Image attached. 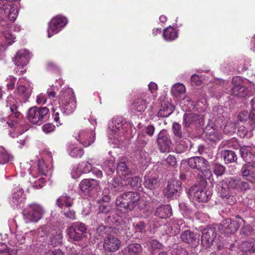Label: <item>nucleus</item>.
<instances>
[{"mask_svg": "<svg viewBox=\"0 0 255 255\" xmlns=\"http://www.w3.org/2000/svg\"><path fill=\"white\" fill-rule=\"evenodd\" d=\"M182 190L181 182L176 180H171L168 182L164 192L168 198L172 199L176 198Z\"/></svg>", "mask_w": 255, "mask_h": 255, "instance_id": "a211bd4d", "label": "nucleus"}, {"mask_svg": "<svg viewBox=\"0 0 255 255\" xmlns=\"http://www.w3.org/2000/svg\"><path fill=\"white\" fill-rule=\"evenodd\" d=\"M174 110L173 106L168 102H164L160 110L157 114L158 117H167L170 115Z\"/></svg>", "mask_w": 255, "mask_h": 255, "instance_id": "cd10ccee", "label": "nucleus"}, {"mask_svg": "<svg viewBox=\"0 0 255 255\" xmlns=\"http://www.w3.org/2000/svg\"><path fill=\"white\" fill-rule=\"evenodd\" d=\"M121 245V242L119 239L109 234L105 238L103 248L107 252H114L120 249Z\"/></svg>", "mask_w": 255, "mask_h": 255, "instance_id": "f3484780", "label": "nucleus"}, {"mask_svg": "<svg viewBox=\"0 0 255 255\" xmlns=\"http://www.w3.org/2000/svg\"><path fill=\"white\" fill-rule=\"evenodd\" d=\"M25 199L24 190L19 185H15L12 190L9 203L13 207H17Z\"/></svg>", "mask_w": 255, "mask_h": 255, "instance_id": "2eb2a0df", "label": "nucleus"}, {"mask_svg": "<svg viewBox=\"0 0 255 255\" xmlns=\"http://www.w3.org/2000/svg\"><path fill=\"white\" fill-rule=\"evenodd\" d=\"M0 255H10L7 246L2 243H0Z\"/></svg>", "mask_w": 255, "mask_h": 255, "instance_id": "69168bd1", "label": "nucleus"}, {"mask_svg": "<svg viewBox=\"0 0 255 255\" xmlns=\"http://www.w3.org/2000/svg\"><path fill=\"white\" fill-rule=\"evenodd\" d=\"M222 156L226 163L235 162L237 159L235 152L232 150H224L222 152Z\"/></svg>", "mask_w": 255, "mask_h": 255, "instance_id": "79ce46f5", "label": "nucleus"}, {"mask_svg": "<svg viewBox=\"0 0 255 255\" xmlns=\"http://www.w3.org/2000/svg\"><path fill=\"white\" fill-rule=\"evenodd\" d=\"M156 141L159 150L162 152H168L171 145L170 136L165 130H161L158 134Z\"/></svg>", "mask_w": 255, "mask_h": 255, "instance_id": "ddd939ff", "label": "nucleus"}, {"mask_svg": "<svg viewBox=\"0 0 255 255\" xmlns=\"http://www.w3.org/2000/svg\"><path fill=\"white\" fill-rule=\"evenodd\" d=\"M45 180L43 177H39L37 180L31 182L33 184V187L34 188L38 189L41 188L43 186V184Z\"/></svg>", "mask_w": 255, "mask_h": 255, "instance_id": "bf43d9fd", "label": "nucleus"}, {"mask_svg": "<svg viewBox=\"0 0 255 255\" xmlns=\"http://www.w3.org/2000/svg\"><path fill=\"white\" fill-rule=\"evenodd\" d=\"M158 183V178L156 175H146L144 177V185L147 188L152 189L155 188Z\"/></svg>", "mask_w": 255, "mask_h": 255, "instance_id": "f704fd0d", "label": "nucleus"}, {"mask_svg": "<svg viewBox=\"0 0 255 255\" xmlns=\"http://www.w3.org/2000/svg\"><path fill=\"white\" fill-rule=\"evenodd\" d=\"M57 205L62 209L71 207L73 203V200L66 194H63L57 200Z\"/></svg>", "mask_w": 255, "mask_h": 255, "instance_id": "72a5a7b5", "label": "nucleus"}, {"mask_svg": "<svg viewBox=\"0 0 255 255\" xmlns=\"http://www.w3.org/2000/svg\"><path fill=\"white\" fill-rule=\"evenodd\" d=\"M62 100L61 104H60V109L61 112L63 114L66 115H70L72 114L76 109V101L75 99L71 100L67 102L65 101V100L63 98L64 97L62 95Z\"/></svg>", "mask_w": 255, "mask_h": 255, "instance_id": "5701e85b", "label": "nucleus"}, {"mask_svg": "<svg viewBox=\"0 0 255 255\" xmlns=\"http://www.w3.org/2000/svg\"><path fill=\"white\" fill-rule=\"evenodd\" d=\"M12 156L2 146H0V164H4L12 159Z\"/></svg>", "mask_w": 255, "mask_h": 255, "instance_id": "a18cd8bd", "label": "nucleus"}, {"mask_svg": "<svg viewBox=\"0 0 255 255\" xmlns=\"http://www.w3.org/2000/svg\"><path fill=\"white\" fill-rule=\"evenodd\" d=\"M9 28H13L14 31L19 32L21 27L19 25L14 24H8L2 31V35L4 37L5 42L9 45L14 42L15 37L9 32Z\"/></svg>", "mask_w": 255, "mask_h": 255, "instance_id": "412c9836", "label": "nucleus"}, {"mask_svg": "<svg viewBox=\"0 0 255 255\" xmlns=\"http://www.w3.org/2000/svg\"><path fill=\"white\" fill-rule=\"evenodd\" d=\"M217 190L219 196L222 198L227 197L229 194V186L225 179L220 182L217 185Z\"/></svg>", "mask_w": 255, "mask_h": 255, "instance_id": "4c0bfd02", "label": "nucleus"}, {"mask_svg": "<svg viewBox=\"0 0 255 255\" xmlns=\"http://www.w3.org/2000/svg\"><path fill=\"white\" fill-rule=\"evenodd\" d=\"M62 213L68 219L71 220H75L76 219L75 211L73 210L70 209L69 208H64L62 209Z\"/></svg>", "mask_w": 255, "mask_h": 255, "instance_id": "6e6d98bb", "label": "nucleus"}, {"mask_svg": "<svg viewBox=\"0 0 255 255\" xmlns=\"http://www.w3.org/2000/svg\"><path fill=\"white\" fill-rule=\"evenodd\" d=\"M189 166L193 168L203 172L206 171L209 165L208 161L201 156H194L188 159Z\"/></svg>", "mask_w": 255, "mask_h": 255, "instance_id": "dca6fc26", "label": "nucleus"}, {"mask_svg": "<svg viewBox=\"0 0 255 255\" xmlns=\"http://www.w3.org/2000/svg\"><path fill=\"white\" fill-rule=\"evenodd\" d=\"M68 20L66 17L59 15L53 17L49 23L47 33L49 38L58 33L66 25Z\"/></svg>", "mask_w": 255, "mask_h": 255, "instance_id": "9d476101", "label": "nucleus"}, {"mask_svg": "<svg viewBox=\"0 0 255 255\" xmlns=\"http://www.w3.org/2000/svg\"><path fill=\"white\" fill-rule=\"evenodd\" d=\"M69 155L73 157H81L84 154V151L82 148L78 147L74 144H70L68 148Z\"/></svg>", "mask_w": 255, "mask_h": 255, "instance_id": "a19ab883", "label": "nucleus"}, {"mask_svg": "<svg viewBox=\"0 0 255 255\" xmlns=\"http://www.w3.org/2000/svg\"><path fill=\"white\" fill-rule=\"evenodd\" d=\"M163 36L165 40L170 41L177 37V33L173 27H168L164 30Z\"/></svg>", "mask_w": 255, "mask_h": 255, "instance_id": "58836bf2", "label": "nucleus"}, {"mask_svg": "<svg viewBox=\"0 0 255 255\" xmlns=\"http://www.w3.org/2000/svg\"><path fill=\"white\" fill-rule=\"evenodd\" d=\"M171 91L173 95L177 96L178 94L184 93L185 92V87L183 84L177 83L172 87Z\"/></svg>", "mask_w": 255, "mask_h": 255, "instance_id": "3c124183", "label": "nucleus"}, {"mask_svg": "<svg viewBox=\"0 0 255 255\" xmlns=\"http://www.w3.org/2000/svg\"><path fill=\"white\" fill-rule=\"evenodd\" d=\"M149 139L147 137L144 132H140L138 134L136 139L137 145L140 147H144L148 142Z\"/></svg>", "mask_w": 255, "mask_h": 255, "instance_id": "09e8293b", "label": "nucleus"}, {"mask_svg": "<svg viewBox=\"0 0 255 255\" xmlns=\"http://www.w3.org/2000/svg\"><path fill=\"white\" fill-rule=\"evenodd\" d=\"M123 181H127L128 184L135 189H138L141 186V179L137 176L131 177L130 175L125 178V180Z\"/></svg>", "mask_w": 255, "mask_h": 255, "instance_id": "37998d69", "label": "nucleus"}, {"mask_svg": "<svg viewBox=\"0 0 255 255\" xmlns=\"http://www.w3.org/2000/svg\"><path fill=\"white\" fill-rule=\"evenodd\" d=\"M16 78L13 76H9L6 79V86L8 90H11L15 87Z\"/></svg>", "mask_w": 255, "mask_h": 255, "instance_id": "5fc2aeb1", "label": "nucleus"}, {"mask_svg": "<svg viewBox=\"0 0 255 255\" xmlns=\"http://www.w3.org/2000/svg\"><path fill=\"white\" fill-rule=\"evenodd\" d=\"M239 249L246 255L255 252V239H251L248 241L242 243L239 245Z\"/></svg>", "mask_w": 255, "mask_h": 255, "instance_id": "b1692460", "label": "nucleus"}, {"mask_svg": "<svg viewBox=\"0 0 255 255\" xmlns=\"http://www.w3.org/2000/svg\"><path fill=\"white\" fill-rule=\"evenodd\" d=\"M16 100L11 95L9 96L6 100V107H9L11 114L14 115L15 119L17 120H20L22 118L21 114L17 111V106H16Z\"/></svg>", "mask_w": 255, "mask_h": 255, "instance_id": "c85d7f7f", "label": "nucleus"}, {"mask_svg": "<svg viewBox=\"0 0 255 255\" xmlns=\"http://www.w3.org/2000/svg\"><path fill=\"white\" fill-rule=\"evenodd\" d=\"M216 237V229L214 227H209L204 228L202 232L201 243L206 248L211 247Z\"/></svg>", "mask_w": 255, "mask_h": 255, "instance_id": "4468645a", "label": "nucleus"}, {"mask_svg": "<svg viewBox=\"0 0 255 255\" xmlns=\"http://www.w3.org/2000/svg\"><path fill=\"white\" fill-rule=\"evenodd\" d=\"M250 115L247 111H243L240 113L238 115V120L241 122H247L249 120Z\"/></svg>", "mask_w": 255, "mask_h": 255, "instance_id": "052dcab7", "label": "nucleus"}, {"mask_svg": "<svg viewBox=\"0 0 255 255\" xmlns=\"http://www.w3.org/2000/svg\"><path fill=\"white\" fill-rule=\"evenodd\" d=\"M62 95L63 96V99L65 100V102L68 101H71V100L75 99V97L74 96V92L73 90L71 88H68L66 89H63L60 92L59 95V104H61V100H62Z\"/></svg>", "mask_w": 255, "mask_h": 255, "instance_id": "e433bc0d", "label": "nucleus"}, {"mask_svg": "<svg viewBox=\"0 0 255 255\" xmlns=\"http://www.w3.org/2000/svg\"><path fill=\"white\" fill-rule=\"evenodd\" d=\"M44 255H64V253L60 250H55L46 251Z\"/></svg>", "mask_w": 255, "mask_h": 255, "instance_id": "774afa93", "label": "nucleus"}, {"mask_svg": "<svg viewBox=\"0 0 255 255\" xmlns=\"http://www.w3.org/2000/svg\"><path fill=\"white\" fill-rule=\"evenodd\" d=\"M133 226L136 232L140 233H142L145 230L146 226L145 224L142 221H140L135 224H133Z\"/></svg>", "mask_w": 255, "mask_h": 255, "instance_id": "0e129e2a", "label": "nucleus"}, {"mask_svg": "<svg viewBox=\"0 0 255 255\" xmlns=\"http://www.w3.org/2000/svg\"><path fill=\"white\" fill-rule=\"evenodd\" d=\"M63 237L60 231L56 232L51 237L50 243L53 247H57L62 244Z\"/></svg>", "mask_w": 255, "mask_h": 255, "instance_id": "c03bdc74", "label": "nucleus"}, {"mask_svg": "<svg viewBox=\"0 0 255 255\" xmlns=\"http://www.w3.org/2000/svg\"><path fill=\"white\" fill-rule=\"evenodd\" d=\"M254 166L252 164L244 165L242 169V176L251 182L255 181V168L253 167Z\"/></svg>", "mask_w": 255, "mask_h": 255, "instance_id": "bb28decb", "label": "nucleus"}, {"mask_svg": "<svg viewBox=\"0 0 255 255\" xmlns=\"http://www.w3.org/2000/svg\"><path fill=\"white\" fill-rule=\"evenodd\" d=\"M55 126L52 124H46L42 126L43 131L46 133L53 131L55 130Z\"/></svg>", "mask_w": 255, "mask_h": 255, "instance_id": "e2e57ef3", "label": "nucleus"}, {"mask_svg": "<svg viewBox=\"0 0 255 255\" xmlns=\"http://www.w3.org/2000/svg\"><path fill=\"white\" fill-rule=\"evenodd\" d=\"M32 90L30 88H27L23 85H18L16 89V92L19 99L23 102L27 101L29 98Z\"/></svg>", "mask_w": 255, "mask_h": 255, "instance_id": "2f4dec72", "label": "nucleus"}, {"mask_svg": "<svg viewBox=\"0 0 255 255\" xmlns=\"http://www.w3.org/2000/svg\"><path fill=\"white\" fill-rule=\"evenodd\" d=\"M131 124L123 121L122 118L116 117L109 123L108 134L111 139L115 138L118 133L124 134L128 128H131Z\"/></svg>", "mask_w": 255, "mask_h": 255, "instance_id": "39448f33", "label": "nucleus"}, {"mask_svg": "<svg viewBox=\"0 0 255 255\" xmlns=\"http://www.w3.org/2000/svg\"><path fill=\"white\" fill-rule=\"evenodd\" d=\"M86 231L87 228L84 223H74L68 229L69 238L73 241H80L85 237Z\"/></svg>", "mask_w": 255, "mask_h": 255, "instance_id": "0eeeda50", "label": "nucleus"}, {"mask_svg": "<svg viewBox=\"0 0 255 255\" xmlns=\"http://www.w3.org/2000/svg\"><path fill=\"white\" fill-rule=\"evenodd\" d=\"M141 251V247L138 244H131L124 248L123 251L124 255H139Z\"/></svg>", "mask_w": 255, "mask_h": 255, "instance_id": "473e14b6", "label": "nucleus"}, {"mask_svg": "<svg viewBox=\"0 0 255 255\" xmlns=\"http://www.w3.org/2000/svg\"><path fill=\"white\" fill-rule=\"evenodd\" d=\"M198 120V116L196 114L189 113L185 114L183 116V125L186 128H189L195 125Z\"/></svg>", "mask_w": 255, "mask_h": 255, "instance_id": "c9c22d12", "label": "nucleus"}, {"mask_svg": "<svg viewBox=\"0 0 255 255\" xmlns=\"http://www.w3.org/2000/svg\"><path fill=\"white\" fill-rule=\"evenodd\" d=\"M95 127L93 129H83L74 132V137L85 147L90 146L96 139Z\"/></svg>", "mask_w": 255, "mask_h": 255, "instance_id": "423d86ee", "label": "nucleus"}, {"mask_svg": "<svg viewBox=\"0 0 255 255\" xmlns=\"http://www.w3.org/2000/svg\"><path fill=\"white\" fill-rule=\"evenodd\" d=\"M172 129L175 139L176 140H180L183 137L181 126L178 123H174L172 124Z\"/></svg>", "mask_w": 255, "mask_h": 255, "instance_id": "de8ad7c7", "label": "nucleus"}, {"mask_svg": "<svg viewBox=\"0 0 255 255\" xmlns=\"http://www.w3.org/2000/svg\"><path fill=\"white\" fill-rule=\"evenodd\" d=\"M103 169L108 176L112 175L115 170V165L112 160H107L103 165Z\"/></svg>", "mask_w": 255, "mask_h": 255, "instance_id": "49530a36", "label": "nucleus"}, {"mask_svg": "<svg viewBox=\"0 0 255 255\" xmlns=\"http://www.w3.org/2000/svg\"><path fill=\"white\" fill-rule=\"evenodd\" d=\"M0 127L2 128H9L12 129L15 134H21L28 129L27 126L25 125L23 119L17 120L14 115L11 114L8 118H4L0 115Z\"/></svg>", "mask_w": 255, "mask_h": 255, "instance_id": "f03ea898", "label": "nucleus"}, {"mask_svg": "<svg viewBox=\"0 0 255 255\" xmlns=\"http://www.w3.org/2000/svg\"><path fill=\"white\" fill-rule=\"evenodd\" d=\"M28 120L34 124L41 125L49 117V109L46 107L30 108L27 113Z\"/></svg>", "mask_w": 255, "mask_h": 255, "instance_id": "20e7f679", "label": "nucleus"}, {"mask_svg": "<svg viewBox=\"0 0 255 255\" xmlns=\"http://www.w3.org/2000/svg\"><path fill=\"white\" fill-rule=\"evenodd\" d=\"M42 206L38 204L29 205L22 212L24 220L26 223L37 222L41 219L44 214Z\"/></svg>", "mask_w": 255, "mask_h": 255, "instance_id": "7ed1b4c3", "label": "nucleus"}, {"mask_svg": "<svg viewBox=\"0 0 255 255\" xmlns=\"http://www.w3.org/2000/svg\"><path fill=\"white\" fill-rule=\"evenodd\" d=\"M252 147L243 146L241 148L240 151L244 160L249 165H255V155L251 152Z\"/></svg>", "mask_w": 255, "mask_h": 255, "instance_id": "a878e982", "label": "nucleus"}, {"mask_svg": "<svg viewBox=\"0 0 255 255\" xmlns=\"http://www.w3.org/2000/svg\"><path fill=\"white\" fill-rule=\"evenodd\" d=\"M38 170L41 175H47L50 167L46 165L43 159L39 160L37 163Z\"/></svg>", "mask_w": 255, "mask_h": 255, "instance_id": "8fccbe9b", "label": "nucleus"}, {"mask_svg": "<svg viewBox=\"0 0 255 255\" xmlns=\"http://www.w3.org/2000/svg\"><path fill=\"white\" fill-rule=\"evenodd\" d=\"M155 131V128L153 125H148L145 127L140 132H144V134H146L149 137L153 136Z\"/></svg>", "mask_w": 255, "mask_h": 255, "instance_id": "4d7b16f0", "label": "nucleus"}, {"mask_svg": "<svg viewBox=\"0 0 255 255\" xmlns=\"http://www.w3.org/2000/svg\"><path fill=\"white\" fill-rule=\"evenodd\" d=\"M225 181L229 186V188L236 189L238 191L240 180L231 177L225 179Z\"/></svg>", "mask_w": 255, "mask_h": 255, "instance_id": "864d4df0", "label": "nucleus"}, {"mask_svg": "<svg viewBox=\"0 0 255 255\" xmlns=\"http://www.w3.org/2000/svg\"><path fill=\"white\" fill-rule=\"evenodd\" d=\"M111 210V207L107 205V204H103L99 206V212L108 214Z\"/></svg>", "mask_w": 255, "mask_h": 255, "instance_id": "338daca9", "label": "nucleus"}, {"mask_svg": "<svg viewBox=\"0 0 255 255\" xmlns=\"http://www.w3.org/2000/svg\"><path fill=\"white\" fill-rule=\"evenodd\" d=\"M117 172L122 180H125V178L130 175V172L127 167L125 159H122L118 163Z\"/></svg>", "mask_w": 255, "mask_h": 255, "instance_id": "c756f323", "label": "nucleus"}, {"mask_svg": "<svg viewBox=\"0 0 255 255\" xmlns=\"http://www.w3.org/2000/svg\"><path fill=\"white\" fill-rule=\"evenodd\" d=\"M18 5L16 4H9L7 1L0 2V19L7 17L10 21H14L18 15Z\"/></svg>", "mask_w": 255, "mask_h": 255, "instance_id": "6e6552de", "label": "nucleus"}, {"mask_svg": "<svg viewBox=\"0 0 255 255\" xmlns=\"http://www.w3.org/2000/svg\"><path fill=\"white\" fill-rule=\"evenodd\" d=\"M181 240L185 243L193 244L199 242V236L197 234L189 230H186L182 232L180 235Z\"/></svg>", "mask_w": 255, "mask_h": 255, "instance_id": "393cba45", "label": "nucleus"}, {"mask_svg": "<svg viewBox=\"0 0 255 255\" xmlns=\"http://www.w3.org/2000/svg\"><path fill=\"white\" fill-rule=\"evenodd\" d=\"M171 214V208L169 205H161L159 206L154 212V215L160 218L170 217Z\"/></svg>", "mask_w": 255, "mask_h": 255, "instance_id": "7c9ffc66", "label": "nucleus"}, {"mask_svg": "<svg viewBox=\"0 0 255 255\" xmlns=\"http://www.w3.org/2000/svg\"><path fill=\"white\" fill-rule=\"evenodd\" d=\"M239 228V223L231 219H226L219 226V230L225 234H232L236 232Z\"/></svg>", "mask_w": 255, "mask_h": 255, "instance_id": "6ab92c4d", "label": "nucleus"}, {"mask_svg": "<svg viewBox=\"0 0 255 255\" xmlns=\"http://www.w3.org/2000/svg\"><path fill=\"white\" fill-rule=\"evenodd\" d=\"M232 83L234 86L231 90V95L240 99H244L250 96L249 91L244 85L240 77H234Z\"/></svg>", "mask_w": 255, "mask_h": 255, "instance_id": "1a4fd4ad", "label": "nucleus"}, {"mask_svg": "<svg viewBox=\"0 0 255 255\" xmlns=\"http://www.w3.org/2000/svg\"><path fill=\"white\" fill-rule=\"evenodd\" d=\"M193 199L199 202H206L211 197L212 190L206 187H194L191 191Z\"/></svg>", "mask_w": 255, "mask_h": 255, "instance_id": "9b49d317", "label": "nucleus"}, {"mask_svg": "<svg viewBox=\"0 0 255 255\" xmlns=\"http://www.w3.org/2000/svg\"><path fill=\"white\" fill-rule=\"evenodd\" d=\"M29 59V51L26 49H21L17 52L14 62L17 66H24L28 63Z\"/></svg>", "mask_w": 255, "mask_h": 255, "instance_id": "aec40b11", "label": "nucleus"}, {"mask_svg": "<svg viewBox=\"0 0 255 255\" xmlns=\"http://www.w3.org/2000/svg\"><path fill=\"white\" fill-rule=\"evenodd\" d=\"M225 172V167L218 164H216L214 167L213 172L217 176L222 175Z\"/></svg>", "mask_w": 255, "mask_h": 255, "instance_id": "13d9d810", "label": "nucleus"}, {"mask_svg": "<svg viewBox=\"0 0 255 255\" xmlns=\"http://www.w3.org/2000/svg\"><path fill=\"white\" fill-rule=\"evenodd\" d=\"M239 185L238 191L245 192L250 188L248 183L241 180H240Z\"/></svg>", "mask_w": 255, "mask_h": 255, "instance_id": "680f3d73", "label": "nucleus"}, {"mask_svg": "<svg viewBox=\"0 0 255 255\" xmlns=\"http://www.w3.org/2000/svg\"><path fill=\"white\" fill-rule=\"evenodd\" d=\"M150 95V93H142L140 98L135 99L131 106L132 110L140 113L144 111L147 105L152 101Z\"/></svg>", "mask_w": 255, "mask_h": 255, "instance_id": "f8f14e48", "label": "nucleus"}, {"mask_svg": "<svg viewBox=\"0 0 255 255\" xmlns=\"http://www.w3.org/2000/svg\"><path fill=\"white\" fill-rule=\"evenodd\" d=\"M140 198V196L137 192H126L117 198L116 205L119 209L122 211L123 209V212L131 211L135 207Z\"/></svg>", "mask_w": 255, "mask_h": 255, "instance_id": "f257e3e1", "label": "nucleus"}, {"mask_svg": "<svg viewBox=\"0 0 255 255\" xmlns=\"http://www.w3.org/2000/svg\"><path fill=\"white\" fill-rule=\"evenodd\" d=\"M95 159L93 158H90L86 162H83L79 164L78 170H79L80 173L78 175L80 176L81 173H88L91 171L93 166L92 163H94L93 161Z\"/></svg>", "mask_w": 255, "mask_h": 255, "instance_id": "ea45409f", "label": "nucleus"}, {"mask_svg": "<svg viewBox=\"0 0 255 255\" xmlns=\"http://www.w3.org/2000/svg\"><path fill=\"white\" fill-rule=\"evenodd\" d=\"M126 184V183L124 184L122 180L120 181L118 179H115L112 184V189L118 192L123 191L125 189V185Z\"/></svg>", "mask_w": 255, "mask_h": 255, "instance_id": "603ef678", "label": "nucleus"}, {"mask_svg": "<svg viewBox=\"0 0 255 255\" xmlns=\"http://www.w3.org/2000/svg\"><path fill=\"white\" fill-rule=\"evenodd\" d=\"M98 185V182L95 179H85L79 184V187L81 191L85 194H88Z\"/></svg>", "mask_w": 255, "mask_h": 255, "instance_id": "4be33fe9", "label": "nucleus"}]
</instances>
